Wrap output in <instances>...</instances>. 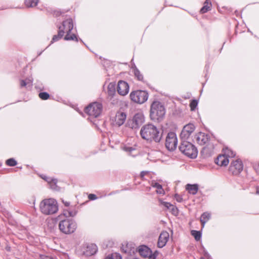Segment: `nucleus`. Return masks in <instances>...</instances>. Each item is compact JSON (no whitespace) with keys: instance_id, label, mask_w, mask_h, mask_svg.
Wrapping results in <instances>:
<instances>
[{"instance_id":"1","label":"nucleus","mask_w":259,"mask_h":259,"mask_svg":"<svg viewBox=\"0 0 259 259\" xmlns=\"http://www.w3.org/2000/svg\"><path fill=\"white\" fill-rule=\"evenodd\" d=\"M141 137L147 141L159 142L161 139L162 134L158 128L152 124H147L141 129Z\"/></svg>"},{"instance_id":"2","label":"nucleus","mask_w":259,"mask_h":259,"mask_svg":"<svg viewBox=\"0 0 259 259\" xmlns=\"http://www.w3.org/2000/svg\"><path fill=\"white\" fill-rule=\"evenodd\" d=\"M73 28V23L72 19L69 18L64 21L62 25L60 26L59 29V35L60 37H63L65 33H66L64 37L66 40H75L78 41L76 35L72 34L70 35V33Z\"/></svg>"},{"instance_id":"3","label":"nucleus","mask_w":259,"mask_h":259,"mask_svg":"<svg viewBox=\"0 0 259 259\" xmlns=\"http://www.w3.org/2000/svg\"><path fill=\"white\" fill-rule=\"evenodd\" d=\"M41 212L45 215H51L56 213L58 210L57 201L53 198L45 199L39 204Z\"/></svg>"},{"instance_id":"4","label":"nucleus","mask_w":259,"mask_h":259,"mask_svg":"<svg viewBox=\"0 0 259 259\" xmlns=\"http://www.w3.org/2000/svg\"><path fill=\"white\" fill-rule=\"evenodd\" d=\"M165 110L163 105L159 101H154L150 108V117L153 120H160L164 116Z\"/></svg>"},{"instance_id":"5","label":"nucleus","mask_w":259,"mask_h":259,"mask_svg":"<svg viewBox=\"0 0 259 259\" xmlns=\"http://www.w3.org/2000/svg\"><path fill=\"white\" fill-rule=\"evenodd\" d=\"M179 149L183 154L191 158H195L197 156L198 151L196 147L187 141H182Z\"/></svg>"},{"instance_id":"6","label":"nucleus","mask_w":259,"mask_h":259,"mask_svg":"<svg viewBox=\"0 0 259 259\" xmlns=\"http://www.w3.org/2000/svg\"><path fill=\"white\" fill-rule=\"evenodd\" d=\"M77 224L73 220L65 219L61 221L59 224L60 231L65 234L73 233L76 229Z\"/></svg>"},{"instance_id":"7","label":"nucleus","mask_w":259,"mask_h":259,"mask_svg":"<svg viewBox=\"0 0 259 259\" xmlns=\"http://www.w3.org/2000/svg\"><path fill=\"white\" fill-rule=\"evenodd\" d=\"M103 109L101 103L94 102L91 103L85 109V112L91 117L96 118L100 115Z\"/></svg>"},{"instance_id":"8","label":"nucleus","mask_w":259,"mask_h":259,"mask_svg":"<svg viewBox=\"0 0 259 259\" xmlns=\"http://www.w3.org/2000/svg\"><path fill=\"white\" fill-rule=\"evenodd\" d=\"M131 100L137 104L145 103L148 98V94L145 91L136 90L132 91L130 95Z\"/></svg>"},{"instance_id":"9","label":"nucleus","mask_w":259,"mask_h":259,"mask_svg":"<svg viewBox=\"0 0 259 259\" xmlns=\"http://www.w3.org/2000/svg\"><path fill=\"white\" fill-rule=\"evenodd\" d=\"M144 122V116L142 112L136 113L132 119H128L127 126L133 129H137Z\"/></svg>"},{"instance_id":"10","label":"nucleus","mask_w":259,"mask_h":259,"mask_svg":"<svg viewBox=\"0 0 259 259\" xmlns=\"http://www.w3.org/2000/svg\"><path fill=\"white\" fill-rule=\"evenodd\" d=\"M165 147L170 151H174L178 144L176 134L174 132L168 133L165 140Z\"/></svg>"},{"instance_id":"11","label":"nucleus","mask_w":259,"mask_h":259,"mask_svg":"<svg viewBox=\"0 0 259 259\" xmlns=\"http://www.w3.org/2000/svg\"><path fill=\"white\" fill-rule=\"evenodd\" d=\"M243 167L242 161L239 159H237L231 163L229 170L233 175H237L241 172L243 170Z\"/></svg>"},{"instance_id":"12","label":"nucleus","mask_w":259,"mask_h":259,"mask_svg":"<svg viewBox=\"0 0 259 259\" xmlns=\"http://www.w3.org/2000/svg\"><path fill=\"white\" fill-rule=\"evenodd\" d=\"M139 254L145 259H155L156 255L152 253L151 249L147 246L143 245L139 247Z\"/></svg>"},{"instance_id":"13","label":"nucleus","mask_w":259,"mask_h":259,"mask_svg":"<svg viewBox=\"0 0 259 259\" xmlns=\"http://www.w3.org/2000/svg\"><path fill=\"white\" fill-rule=\"evenodd\" d=\"M195 126L193 124L189 123L183 128L181 133V137L182 139L186 140L188 139L191 134L194 131Z\"/></svg>"},{"instance_id":"14","label":"nucleus","mask_w":259,"mask_h":259,"mask_svg":"<svg viewBox=\"0 0 259 259\" xmlns=\"http://www.w3.org/2000/svg\"><path fill=\"white\" fill-rule=\"evenodd\" d=\"M126 118V115L124 112L120 111L117 112L114 117L113 124L114 125L120 126L124 123Z\"/></svg>"},{"instance_id":"15","label":"nucleus","mask_w":259,"mask_h":259,"mask_svg":"<svg viewBox=\"0 0 259 259\" xmlns=\"http://www.w3.org/2000/svg\"><path fill=\"white\" fill-rule=\"evenodd\" d=\"M117 91L118 93L121 96H125L129 92V85L128 83L123 80H120L118 82Z\"/></svg>"},{"instance_id":"16","label":"nucleus","mask_w":259,"mask_h":259,"mask_svg":"<svg viewBox=\"0 0 259 259\" xmlns=\"http://www.w3.org/2000/svg\"><path fill=\"white\" fill-rule=\"evenodd\" d=\"M169 238V233L167 231H162L159 237L157 246L159 248L164 247L167 242Z\"/></svg>"},{"instance_id":"17","label":"nucleus","mask_w":259,"mask_h":259,"mask_svg":"<svg viewBox=\"0 0 259 259\" xmlns=\"http://www.w3.org/2000/svg\"><path fill=\"white\" fill-rule=\"evenodd\" d=\"M215 163L221 166H227L229 162V159L224 154L220 155L218 156L217 159L215 160Z\"/></svg>"},{"instance_id":"18","label":"nucleus","mask_w":259,"mask_h":259,"mask_svg":"<svg viewBox=\"0 0 259 259\" xmlns=\"http://www.w3.org/2000/svg\"><path fill=\"white\" fill-rule=\"evenodd\" d=\"M196 140L198 144L202 145L205 144L208 141V138L207 135L204 133H199L196 135Z\"/></svg>"},{"instance_id":"19","label":"nucleus","mask_w":259,"mask_h":259,"mask_svg":"<svg viewBox=\"0 0 259 259\" xmlns=\"http://www.w3.org/2000/svg\"><path fill=\"white\" fill-rule=\"evenodd\" d=\"M199 189L198 184H188L186 185V190L188 191V193L192 195H195L197 194Z\"/></svg>"},{"instance_id":"20","label":"nucleus","mask_w":259,"mask_h":259,"mask_svg":"<svg viewBox=\"0 0 259 259\" xmlns=\"http://www.w3.org/2000/svg\"><path fill=\"white\" fill-rule=\"evenodd\" d=\"M98 250L97 246L94 244L89 245L87 247L85 254L87 256H91L95 254Z\"/></svg>"},{"instance_id":"21","label":"nucleus","mask_w":259,"mask_h":259,"mask_svg":"<svg viewBox=\"0 0 259 259\" xmlns=\"http://www.w3.org/2000/svg\"><path fill=\"white\" fill-rule=\"evenodd\" d=\"M161 204L163 205L165 207L167 208L168 209H170L172 213H174L175 215H177L178 214V208L174 206L173 205L171 204L169 202H164L160 200Z\"/></svg>"},{"instance_id":"22","label":"nucleus","mask_w":259,"mask_h":259,"mask_svg":"<svg viewBox=\"0 0 259 259\" xmlns=\"http://www.w3.org/2000/svg\"><path fill=\"white\" fill-rule=\"evenodd\" d=\"M151 185L153 187L156 188L157 193L159 194H162V195L164 194V191L163 189L162 186L160 184H159V183H158L157 182H156L154 181H152Z\"/></svg>"},{"instance_id":"23","label":"nucleus","mask_w":259,"mask_h":259,"mask_svg":"<svg viewBox=\"0 0 259 259\" xmlns=\"http://www.w3.org/2000/svg\"><path fill=\"white\" fill-rule=\"evenodd\" d=\"M213 146L212 145H209L203 148L201 151L206 156H210L213 152Z\"/></svg>"},{"instance_id":"24","label":"nucleus","mask_w":259,"mask_h":259,"mask_svg":"<svg viewBox=\"0 0 259 259\" xmlns=\"http://www.w3.org/2000/svg\"><path fill=\"white\" fill-rule=\"evenodd\" d=\"M211 4L209 0H206L204 3L203 7L200 9V13L203 14L205 13L208 11L210 10Z\"/></svg>"},{"instance_id":"25","label":"nucleus","mask_w":259,"mask_h":259,"mask_svg":"<svg viewBox=\"0 0 259 259\" xmlns=\"http://www.w3.org/2000/svg\"><path fill=\"white\" fill-rule=\"evenodd\" d=\"M210 215L208 212H204L201 216L200 218V222L201 223L202 227H204L205 224L210 219Z\"/></svg>"},{"instance_id":"26","label":"nucleus","mask_w":259,"mask_h":259,"mask_svg":"<svg viewBox=\"0 0 259 259\" xmlns=\"http://www.w3.org/2000/svg\"><path fill=\"white\" fill-rule=\"evenodd\" d=\"M44 180H45L46 181H47L51 185V187L53 189H55L56 187V183H57V180L56 179H52L50 178H48L47 177L45 178H42Z\"/></svg>"},{"instance_id":"27","label":"nucleus","mask_w":259,"mask_h":259,"mask_svg":"<svg viewBox=\"0 0 259 259\" xmlns=\"http://www.w3.org/2000/svg\"><path fill=\"white\" fill-rule=\"evenodd\" d=\"M37 0H25V5L27 8L35 7L37 5Z\"/></svg>"},{"instance_id":"28","label":"nucleus","mask_w":259,"mask_h":259,"mask_svg":"<svg viewBox=\"0 0 259 259\" xmlns=\"http://www.w3.org/2000/svg\"><path fill=\"white\" fill-rule=\"evenodd\" d=\"M133 71L134 72L135 76L139 80L142 81L143 80V75L141 73L140 71L136 68L135 65H134V67L133 68Z\"/></svg>"},{"instance_id":"29","label":"nucleus","mask_w":259,"mask_h":259,"mask_svg":"<svg viewBox=\"0 0 259 259\" xmlns=\"http://www.w3.org/2000/svg\"><path fill=\"white\" fill-rule=\"evenodd\" d=\"M224 155H226V156L228 157H233L235 155V153L231 149H229L228 148H226L224 149Z\"/></svg>"},{"instance_id":"30","label":"nucleus","mask_w":259,"mask_h":259,"mask_svg":"<svg viewBox=\"0 0 259 259\" xmlns=\"http://www.w3.org/2000/svg\"><path fill=\"white\" fill-rule=\"evenodd\" d=\"M76 211L71 210L70 209L64 210L63 214L66 217H74L76 214Z\"/></svg>"},{"instance_id":"31","label":"nucleus","mask_w":259,"mask_h":259,"mask_svg":"<svg viewBox=\"0 0 259 259\" xmlns=\"http://www.w3.org/2000/svg\"><path fill=\"white\" fill-rule=\"evenodd\" d=\"M107 92L108 95L110 96H113L115 94V89L114 85L113 84L110 83L108 85Z\"/></svg>"},{"instance_id":"32","label":"nucleus","mask_w":259,"mask_h":259,"mask_svg":"<svg viewBox=\"0 0 259 259\" xmlns=\"http://www.w3.org/2000/svg\"><path fill=\"white\" fill-rule=\"evenodd\" d=\"M191 235L194 236L196 241H199L201 238V233L200 231L192 230L191 231Z\"/></svg>"},{"instance_id":"33","label":"nucleus","mask_w":259,"mask_h":259,"mask_svg":"<svg viewBox=\"0 0 259 259\" xmlns=\"http://www.w3.org/2000/svg\"><path fill=\"white\" fill-rule=\"evenodd\" d=\"M6 163L10 166H14L17 165V162L14 158H10L6 160Z\"/></svg>"},{"instance_id":"34","label":"nucleus","mask_w":259,"mask_h":259,"mask_svg":"<svg viewBox=\"0 0 259 259\" xmlns=\"http://www.w3.org/2000/svg\"><path fill=\"white\" fill-rule=\"evenodd\" d=\"M105 259H122V257L119 253H113L108 256Z\"/></svg>"},{"instance_id":"35","label":"nucleus","mask_w":259,"mask_h":259,"mask_svg":"<svg viewBox=\"0 0 259 259\" xmlns=\"http://www.w3.org/2000/svg\"><path fill=\"white\" fill-rule=\"evenodd\" d=\"M49 97V94L46 92H41L39 94V97L42 100H47Z\"/></svg>"},{"instance_id":"36","label":"nucleus","mask_w":259,"mask_h":259,"mask_svg":"<svg viewBox=\"0 0 259 259\" xmlns=\"http://www.w3.org/2000/svg\"><path fill=\"white\" fill-rule=\"evenodd\" d=\"M123 149L130 153H131L133 151L135 150V148L130 146H124L123 147Z\"/></svg>"},{"instance_id":"37","label":"nucleus","mask_w":259,"mask_h":259,"mask_svg":"<svg viewBox=\"0 0 259 259\" xmlns=\"http://www.w3.org/2000/svg\"><path fill=\"white\" fill-rule=\"evenodd\" d=\"M197 105V102L196 100H193L191 103H190V107H191V109L192 110H193L195 109V108L196 107Z\"/></svg>"},{"instance_id":"38","label":"nucleus","mask_w":259,"mask_h":259,"mask_svg":"<svg viewBox=\"0 0 259 259\" xmlns=\"http://www.w3.org/2000/svg\"><path fill=\"white\" fill-rule=\"evenodd\" d=\"M62 37H60L59 35V33L58 34V35H54L53 38H52V40L51 41V43H53V42L54 41H56L58 40H59L60 38H61Z\"/></svg>"},{"instance_id":"39","label":"nucleus","mask_w":259,"mask_h":259,"mask_svg":"<svg viewBox=\"0 0 259 259\" xmlns=\"http://www.w3.org/2000/svg\"><path fill=\"white\" fill-rule=\"evenodd\" d=\"M175 198L179 202H181L183 201L182 197L177 194L175 195Z\"/></svg>"},{"instance_id":"40","label":"nucleus","mask_w":259,"mask_h":259,"mask_svg":"<svg viewBox=\"0 0 259 259\" xmlns=\"http://www.w3.org/2000/svg\"><path fill=\"white\" fill-rule=\"evenodd\" d=\"M26 85H28V82L25 80H20V87L21 88L26 87Z\"/></svg>"},{"instance_id":"41","label":"nucleus","mask_w":259,"mask_h":259,"mask_svg":"<svg viewBox=\"0 0 259 259\" xmlns=\"http://www.w3.org/2000/svg\"><path fill=\"white\" fill-rule=\"evenodd\" d=\"M25 80H26L27 81V82H28V87H31L32 85V80L31 79L27 78Z\"/></svg>"},{"instance_id":"42","label":"nucleus","mask_w":259,"mask_h":259,"mask_svg":"<svg viewBox=\"0 0 259 259\" xmlns=\"http://www.w3.org/2000/svg\"><path fill=\"white\" fill-rule=\"evenodd\" d=\"M89 198L90 199V200H95L96 198H97V197L96 196V195L95 194H91L89 195Z\"/></svg>"},{"instance_id":"43","label":"nucleus","mask_w":259,"mask_h":259,"mask_svg":"<svg viewBox=\"0 0 259 259\" xmlns=\"http://www.w3.org/2000/svg\"><path fill=\"white\" fill-rule=\"evenodd\" d=\"M148 174V171H143L141 172L140 174V177H141V178L143 179L144 178V177L147 174Z\"/></svg>"},{"instance_id":"44","label":"nucleus","mask_w":259,"mask_h":259,"mask_svg":"<svg viewBox=\"0 0 259 259\" xmlns=\"http://www.w3.org/2000/svg\"><path fill=\"white\" fill-rule=\"evenodd\" d=\"M62 202L66 206H69L70 203L67 201H65L64 200H62Z\"/></svg>"},{"instance_id":"45","label":"nucleus","mask_w":259,"mask_h":259,"mask_svg":"<svg viewBox=\"0 0 259 259\" xmlns=\"http://www.w3.org/2000/svg\"><path fill=\"white\" fill-rule=\"evenodd\" d=\"M256 193L259 194V188H257L256 189Z\"/></svg>"},{"instance_id":"46","label":"nucleus","mask_w":259,"mask_h":259,"mask_svg":"<svg viewBox=\"0 0 259 259\" xmlns=\"http://www.w3.org/2000/svg\"><path fill=\"white\" fill-rule=\"evenodd\" d=\"M129 259H137L136 258H135V257H132L131 258H129Z\"/></svg>"},{"instance_id":"47","label":"nucleus","mask_w":259,"mask_h":259,"mask_svg":"<svg viewBox=\"0 0 259 259\" xmlns=\"http://www.w3.org/2000/svg\"><path fill=\"white\" fill-rule=\"evenodd\" d=\"M201 259H204V258H201Z\"/></svg>"}]
</instances>
